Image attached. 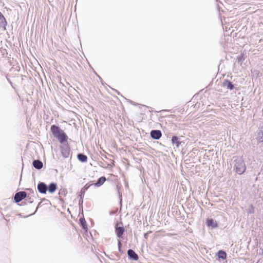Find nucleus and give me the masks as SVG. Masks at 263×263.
I'll use <instances>...</instances> for the list:
<instances>
[{
  "label": "nucleus",
  "instance_id": "1",
  "mask_svg": "<svg viewBox=\"0 0 263 263\" xmlns=\"http://www.w3.org/2000/svg\"><path fill=\"white\" fill-rule=\"evenodd\" d=\"M234 167L238 174L241 175L245 172L246 166L241 157H237L234 161Z\"/></svg>",
  "mask_w": 263,
  "mask_h": 263
},
{
  "label": "nucleus",
  "instance_id": "2",
  "mask_svg": "<svg viewBox=\"0 0 263 263\" xmlns=\"http://www.w3.org/2000/svg\"><path fill=\"white\" fill-rule=\"evenodd\" d=\"M51 132L53 136V137L57 139L61 135V133H62L63 130L61 129L60 127L56 125H52L50 128Z\"/></svg>",
  "mask_w": 263,
  "mask_h": 263
},
{
  "label": "nucleus",
  "instance_id": "3",
  "mask_svg": "<svg viewBox=\"0 0 263 263\" xmlns=\"http://www.w3.org/2000/svg\"><path fill=\"white\" fill-rule=\"evenodd\" d=\"M62 156L65 158H68L70 154V148L68 144L61 146Z\"/></svg>",
  "mask_w": 263,
  "mask_h": 263
},
{
  "label": "nucleus",
  "instance_id": "4",
  "mask_svg": "<svg viewBox=\"0 0 263 263\" xmlns=\"http://www.w3.org/2000/svg\"><path fill=\"white\" fill-rule=\"evenodd\" d=\"M26 197H27L26 193L24 191H21L16 193L15 194L14 196V200L16 203H18Z\"/></svg>",
  "mask_w": 263,
  "mask_h": 263
},
{
  "label": "nucleus",
  "instance_id": "5",
  "mask_svg": "<svg viewBox=\"0 0 263 263\" xmlns=\"http://www.w3.org/2000/svg\"><path fill=\"white\" fill-rule=\"evenodd\" d=\"M37 189L41 194H46L47 191V185L43 182H39L37 185Z\"/></svg>",
  "mask_w": 263,
  "mask_h": 263
},
{
  "label": "nucleus",
  "instance_id": "6",
  "mask_svg": "<svg viewBox=\"0 0 263 263\" xmlns=\"http://www.w3.org/2000/svg\"><path fill=\"white\" fill-rule=\"evenodd\" d=\"M150 135L153 139L159 140L162 136V133L160 130H152Z\"/></svg>",
  "mask_w": 263,
  "mask_h": 263
},
{
  "label": "nucleus",
  "instance_id": "7",
  "mask_svg": "<svg viewBox=\"0 0 263 263\" xmlns=\"http://www.w3.org/2000/svg\"><path fill=\"white\" fill-rule=\"evenodd\" d=\"M127 255L128 258L132 260H137L138 259V255L132 249H129L127 251Z\"/></svg>",
  "mask_w": 263,
  "mask_h": 263
},
{
  "label": "nucleus",
  "instance_id": "8",
  "mask_svg": "<svg viewBox=\"0 0 263 263\" xmlns=\"http://www.w3.org/2000/svg\"><path fill=\"white\" fill-rule=\"evenodd\" d=\"M125 230L123 227H117L116 225L115 227V232L117 236L119 238H122L123 234L124 233Z\"/></svg>",
  "mask_w": 263,
  "mask_h": 263
},
{
  "label": "nucleus",
  "instance_id": "9",
  "mask_svg": "<svg viewBox=\"0 0 263 263\" xmlns=\"http://www.w3.org/2000/svg\"><path fill=\"white\" fill-rule=\"evenodd\" d=\"M222 86L230 90H233L235 88L234 85L227 79H224L222 82Z\"/></svg>",
  "mask_w": 263,
  "mask_h": 263
},
{
  "label": "nucleus",
  "instance_id": "10",
  "mask_svg": "<svg viewBox=\"0 0 263 263\" xmlns=\"http://www.w3.org/2000/svg\"><path fill=\"white\" fill-rule=\"evenodd\" d=\"M68 139V136L63 130V132L61 133V135L58 137L57 139H58L60 143L64 144V143L67 142Z\"/></svg>",
  "mask_w": 263,
  "mask_h": 263
},
{
  "label": "nucleus",
  "instance_id": "11",
  "mask_svg": "<svg viewBox=\"0 0 263 263\" xmlns=\"http://www.w3.org/2000/svg\"><path fill=\"white\" fill-rule=\"evenodd\" d=\"M57 189V184L55 182L50 183L49 185H47V191H48L50 194H52Z\"/></svg>",
  "mask_w": 263,
  "mask_h": 263
},
{
  "label": "nucleus",
  "instance_id": "12",
  "mask_svg": "<svg viewBox=\"0 0 263 263\" xmlns=\"http://www.w3.org/2000/svg\"><path fill=\"white\" fill-rule=\"evenodd\" d=\"M32 165L33 167L37 170H40L43 166V162L40 160H33L32 162Z\"/></svg>",
  "mask_w": 263,
  "mask_h": 263
},
{
  "label": "nucleus",
  "instance_id": "13",
  "mask_svg": "<svg viewBox=\"0 0 263 263\" xmlns=\"http://www.w3.org/2000/svg\"><path fill=\"white\" fill-rule=\"evenodd\" d=\"M206 223L207 226L212 229H214L218 227L217 222L213 219H208Z\"/></svg>",
  "mask_w": 263,
  "mask_h": 263
},
{
  "label": "nucleus",
  "instance_id": "14",
  "mask_svg": "<svg viewBox=\"0 0 263 263\" xmlns=\"http://www.w3.org/2000/svg\"><path fill=\"white\" fill-rule=\"evenodd\" d=\"M106 180V179L105 176H102L98 179L97 181L95 183L92 184V185H94L97 187H99L104 184Z\"/></svg>",
  "mask_w": 263,
  "mask_h": 263
},
{
  "label": "nucleus",
  "instance_id": "15",
  "mask_svg": "<svg viewBox=\"0 0 263 263\" xmlns=\"http://www.w3.org/2000/svg\"><path fill=\"white\" fill-rule=\"evenodd\" d=\"M92 185V184L90 183H87L86 184H85L80 192L79 196L84 197L85 191H87L89 188V187Z\"/></svg>",
  "mask_w": 263,
  "mask_h": 263
},
{
  "label": "nucleus",
  "instance_id": "16",
  "mask_svg": "<svg viewBox=\"0 0 263 263\" xmlns=\"http://www.w3.org/2000/svg\"><path fill=\"white\" fill-rule=\"evenodd\" d=\"M78 160L82 162H86L87 160V157L82 153H79L77 155Z\"/></svg>",
  "mask_w": 263,
  "mask_h": 263
},
{
  "label": "nucleus",
  "instance_id": "17",
  "mask_svg": "<svg viewBox=\"0 0 263 263\" xmlns=\"http://www.w3.org/2000/svg\"><path fill=\"white\" fill-rule=\"evenodd\" d=\"M172 143L175 144L178 147L181 144V142L179 140V138L176 136H174L172 138Z\"/></svg>",
  "mask_w": 263,
  "mask_h": 263
},
{
  "label": "nucleus",
  "instance_id": "18",
  "mask_svg": "<svg viewBox=\"0 0 263 263\" xmlns=\"http://www.w3.org/2000/svg\"><path fill=\"white\" fill-rule=\"evenodd\" d=\"M79 222L82 228L85 231L87 230V226L84 218H80L79 219Z\"/></svg>",
  "mask_w": 263,
  "mask_h": 263
},
{
  "label": "nucleus",
  "instance_id": "19",
  "mask_svg": "<svg viewBox=\"0 0 263 263\" xmlns=\"http://www.w3.org/2000/svg\"><path fill=\"white\" fill-rule=\"evenodd\" d=\"M217 256L219 258L225 259L227 258V253L223 250H219L217 253Z\"/></svg>",
  "mask_w": 263,
  "mask_h": 263
},
{
  "label": "nucleus",
  "instance_id": "20",
  "mask_svg": "<svg viewBox=\"0 0 263 263\" xmlns=\"http://www.w3.org/2000/svg\"><path fill=\"white\" fill-rule=\"evenodd\" d=\"M0 24L1 26H5L7 25V23L6 18L4 16L3 14L0 12Z\"/></svg>",
  "mask_w": 263,
  "mask_h": 263
},
{
  "label": "nucleus",
  "instance_id": "21",
  "mask_svg": "<svg viewBox=\"0 0 263 263\" xmlns=\"http://www.w3.org/2000/svg\"><path fill=\"white\" fill-rule=\"evenodd\" d=\"M118 247L119 251L121 253H122L123 251H121L122 243H121V241L120 240H118Z\"/></svg>",
  "mask_w": 263,
  "mask_h": 263
},
{
  "label": "nucleus",
  "instance_id": "22",
  "mask_svg": "<svg viewBox=\"0 0 263 263\" xmlns=\"http://www.w3.org/2000/svg\"><path fill=\"white\" fill-rule=\"evenodd\" d=\"M26 200L29 203H32L33 202V199L31 197H26Z\"/></svg>",
  "mask_w": 263,
  "mask_h": 263
},
{
  "label": "nucleus",
  "instance_id": "23",
  "mask_svg": "<svg viewBox=\"0 0 263 263\" xmlns=\"http://www.w3.org/2000/svg\"><path fill=\"white\" fill-rule=\"evenodd\" d=\"M261 135H263V133L262 132H260L258 133V140H259L260 141H263V137H261V138H260L261 137Z\"/></svg>",
  "mask_w": 263,
  "mask_h": 263
},
{
  "label": "nucleus",
  "instance_id": "24",
  "mask_svg": "<svg viewBox=\"0 0 263 263\" xmlns=\"http://www.w3.org/2000/svg\"><path fill=\"white\" fill-rule=\"evenodd\" d=\"M80 199L79 200V206L80 207H82V204H83V198L84 197L83 196H80Z\"/></svg>",
  "mask_w": 263,
  "mask_h": 263
},
{
  "label": "nucleus",
  "instance_id": "25",
  "mask_svg": "<svg viewBox=\"0 0 263 263\" xmlns=\"http://www.w3.org/2000/svg\"><path fill=\"white\" fill-rule=\"evenodd\" d=\"M244 60L243 56L242 55H240L238 58V63L241 62Z\"/></svg>",
  "mask_w": 263,
  "mask_h": 263
},
{
  "label": "nucleus",
  "instance_id": "26",
  "mask_svg": "<svg viewBox=\"0 0 263 263\" xmlns=\"http://www.w3.org/2000/svg\"><path fill=\"white\" fill-rule=\"evenodd\" d=\"M117 190H118V195H119V199H120V203H121V201H122V194L120 192L119 190L118 189V187H117Z\"/></svg>",
  "mask_w": 263,
  "mask_h": 263
},
{
  "label": "nucleus",
  "instance_id": "27",
  "mask_svg": "<svg viewBox=\"0 0 263 263\" xmlns=\"http://www.w3.org/2000/svg\"><path fill=\"white\" fill-rule=\"evenodd\" d=\"M41 203V202H40V203H39V204H38L37 206V207H36V210H35V211L34 213H33V214H30V215H33V214H34V213L37 211V209H38V208H39V206L40 205Z\"/></svg>",
  "mask_w": 263,
  "mask_h": 263
},
{
  "label": "nucleus",
  "instance_id": "28",
  "mask_svg": "<svg viewBox=\"0 0 263 263\" xmlns=\"http://www.w3.org/2000/svg\"><path fill=\"white\" fill-rule=\"evenodd\" d=\"M28 191H30V192H31V193H33V190L31 189H27Z\"/></svg>",
  "mask_w": 263,
  "mask_h": 263
},
{
  "label": "nucleus",
  "instance_id": "29",
  "mask_svg": "<svg viewBox=\"0 0 263 263\" xmlns=\"http://www.w3.org/2000/svg\"><path fill=\"white\" fill-rule=\"evenodd\" d=\"M147 237V234H144V237L146 238Z\"/></svg>",
  "mask_w": 263,
  "mask_h": 263
}]
</instances>
